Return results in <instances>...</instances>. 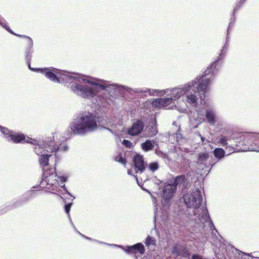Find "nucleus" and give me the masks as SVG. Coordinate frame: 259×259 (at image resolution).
Returning a JSON list of instances; mask_svg holds the SVG:
<instances>
[{
    "label": "nucleus",
    "instance_id": "f257e3e1",
    "mask_svg": "<svg viewBox=\"0 0 259 259\" xmlns=\"http://www.w3.org/2000/svg\"><path fill=\"white\" fill-rule=\"evenodd\" d=\"M227 45L225 44L224 48L222 50L221 53L219 54L218 57V59L214 61L210 65L209 67L204 71L203 74L200 77V78L198 80L196 79L192 82H189L184 87V89L186 91H190L192 89L196 83L198 82V84L197 87V92H202V95L200 96V99L203 100L205 98V93L206 92L208 85L210 84V79L211 76L214 75L218 69L217 67L219 61L222 59V55L224 54V50L227 49Z\"/></svg>",
    "mask_w": 259,
    "mask_h": 259
},
{
    "label": "nucleus",
    "instance_id": "f03ea898",
    "mask_svg": "<svg viewBox=\"0 0 259 259\" xmlns=\"http://www.w3.org/2000/svg\"><path fill=\"white\" fill-rule=\"evenodd\" d=\"M97 127L96 117L89 112L81 113L77 122H73L70 124L73 133L78 135H84L88 132L94 131Z\"/></svg>",
    "mask_w": 259,
    "mask_h": 259
},
{
    "label": "nucleus",
    "instance_id": "7ed1b4c3",
    "mask_svg": "<svg viewBox=\"0 0 259 259\" xmlns=\"http://www.w3.org/2000/svg\"><path fill=\"white\" fill-rule=\"evenodd\" d=\"M228 141V149H230L231 153L235 150L259 152V135L248 136L243 140L238 138L233 139V142L231 139Z\"/></svg>",
    "mask_w": 259,
    "mask_h": 259
},
{
    "label": "nucleus",
    "instance_id": "20e7f679",
    "mask_svg": "<svg viewBox=\"0 0 259 259\" xmlns=\"http://www.w3.org/2000/svg\"><path fill=\"white\" fill-rule=\"evenodd\" d=\"M88 82L94 87L91 88L87 85L75 83L71 85V90L79 96L89 98L94 97L100 90H105L107 88L105 83H99L93 81H88Z\"/></svg>",
    "mask_w": 259,
    "mask_h": 259
},
{
    "label": "nucleus",
    "instance_id": "39448f33",
    "mask_svg": "<svg viewBox=\"0 0 259 259\" xmlns=\"http://www.w3.org/2000/svg\"><path fill=\"white\" fill-rule=\"evenodd\" d=\"M183 197L185 204L189 208L197 209L202 201L201 193L198 189L194 190L192 193H187Z\"/></svg>",
    "mask_w": 259,
    "mask_h": 259
},
{
    "label": "nucleus",
    "instance_id": "423d86ee",
    "mask_svg": "<svg viewBox=\"0 0 259 259\" xmlns=\"http://www.w3.org/2000/svg\"><path fill=\"white\" fill-rule=\"evenodd\" d=\"M29 69L32 70H36L41 72L45 75V76L49 78L51 80L54 82H60L61 80H66L68 78V76L64 74H62L59 71H58L55 68H38L34 69L30 67V64L28 65Z\"/></svg>",
    "mask_w": 259,
    "mask_h": 259
},
{
    "label": "nucleus",
    "instance_id": "0eeeda50",
    "mask_svg": "<svg viewBox=\"0 0 259 259\" xmlns=\"http://www.w3.org/2000/svg\"><path fill=\"white\" fill-rule=\"evenodd\" d=\"M42 179L40 183V186L44 188L52 190H55L59 184L57 180L58 176L56 174L55 175H48L47 172L42 175Z\"/></svg>",
    "mask_w": 259,
    "mask_h": 259
},
{
    "label": "nucleus",
    "instance_id": "6e6552de",
    "mask_svg": "<svg viewBox=\"0 0 259 259\" xmlns=\"http://www.w3.org/2000/svg\"><path fill=\"white\" fill-rule=\"evenodd\" d=\"M133 168L136 174H142L145 171L147 164L144 160L143 156L137 154L133 157Z\"/></svg>",
    "mask_w": 259,
    "mask_h": 259
},
{
    "label": "nucleus",
    "instance_id": "1a4fd4ad",
    "mask_svg": "<svg viewBox=\"0 0 259 259\" xmlns=\"http://www.w3.org/2000/svg\"><path fill=\"white\" fill-rule=\"evenodd\" d=\"M144 127V123L141 119H137L127 129L126 133L132 136H137L141 134Z\"/></svg>",
    "mask_w": 259,
    "mask_h": 259
},
{
    "label": "nucleus",
    "instance_id": "9d476101",
    "mask_svg": "<svg viewBox=\"0 0 259 259\" xmlns=\"http://www.w3.org/2000/svg\"><path fill=\"white\" fill-rule=\"evenodd\" d=\"M10 140L14 143H28L35 144L36 141L32 139H27L25 135L20 133H14L12 132L9 135Z\"/></svg>",
    "mask_w": 259,
    "mask_h": 259
},
{
    "label": "nucleus",
    "instance_id": "9b49d317",
    "mask_svg": "<svg viewBox=\"0 0 259 259\" xmlns=\"http://www.w3.org/2000/svg\"><path fill=\"white\" fill-rule=\"evenodd\" d=\"M40 149V147L37 145L35 147L34 150L37 155L42 154L39 158V163L42 168H45L49 165V158L51 156V155L43 154L45 152L46 150H43L41 152ZM46 151L48 152V151L46 150Z\"/></svg>",
    "mask_w": 259,
    "mask_h": 259
},
{
    "label": "nucleus",
    "instance_id": "f8f14e48",
    "mask_svg": "<svg viewBox=\"0 0 259 259\" xmlns=\"http://www.w3.org/2000/svg\"><path fill=\"white\" fill-rule=\"evenodd\" d=\"M125 251L129 254L136 255L137 254H143L145 251V248L142 243H138L132 246H126Z\"/></svg>",
    "mask_w": 259,
    "mask_h": 259
},
{
    "label": "nucleus",
    "instance_id": "ddd939ff",
    "mask_svg": "<svg viewBox=\"0 0 259 259\" xmlns=\"http://www.w3.org/2000/svg\"><path fill=\"white\" fill-rule=\"evenodd\" d=\"M173 99L172 98H159L153 100L152 102V105L156 108H164L170 105Z\"/></svg>",
    "mask_w": 259,
    "mask_h": 259
},
{
    "label": "nucleus",
    "instance_id": "4468645a",
    "mask_svg": "<svg viewBox=\"0 0 259 259\" xmlns=\"http://www.w3.org/2000/svg\"><path fill=\"white\" fill-rule=\"evenodd\" d=\"M176 190L175 185L167 184L164 186L163 189V197L165 200H168L171 198Z\"/></svg>",
    "mask_w": 259,
    "mask_h": 259
},
{
    "label": "nucleus",
    "instance_id": "2eb2a0df",
    "mask_svg": "<svg viewBox=\"0 0 259 259\" xmlns=\"http://www.w3.org/2000/svg\"><path fill=\"white\" fill-rule=\"evenodd\" d=\"M188 250L186 247L179 244H177L174 246L172 248L171 252L176 255L184 256L185 254L188 253Z\"/></svg>",
    "mask_w": 259,
    "mask_h": 259
},
{
    "label": "nucleus",
    "instance_id": "dca6fc26",
    "mask_svg": "<svg viewBox=\"0 0 259 259\" xmlns=\"http://www.w3.org/2000/svg\"><path fill=\"white\" fill-rule=\"evenodd\" d=\"M154 143L149 140H147L145 142L141 144L142 149L146 152L152 150L154 148Z\"/></svg>",
    "mask_w": 259,
    "mask_h": 259
},
{
    "label": "nucleus",
    "instance_id": "f3484780",
    "mask_svg": "<svg viewBox=\"0 0 259 259\" xmlns=\"http://www.w3.org/2000/svg\"><path fill=\"white\" fill-rule=\"evenodd\" d=\"M17 36L24 39L23 43L27 46V49L31 50L33 47V41L32 39L28 36L24 35H17Z\"/></svg>",
    "mask_w": 259,
    "mask_h": 259
},
{
    "label": "nucleus",
    "instance_id": "a211bd4d",
    "mask_svg": "<svg viewBox=\"0 0 259 259\" xmlns=\"http://www.w3.org/2000/svg\"><path fill=\"white\" fill-rule=\"evenodd\" d=\"M205 117L207 121L210 124H214L215 123V114L212 110H207L205 113Z\"/></svg>",
    "mask_w": 259,
    "mask_h": 259
},
{
    "label": "nucleus",
    "instance_id": "6ab92c4d",
    "mask_svg": "<svg viewBox=\"0 0 259 259\" xmlns=\"http://www.w3.org/2000/svg\"><path fill=\"white\" fill-rule=\"evenodd\" d=\"M186 181V177L185 175H180L176 177L172 185H175V187L179 185H182L185 183Z\"/></svg>",
    "mask_w": 259,
    "mask_h": 259
},
{
    "label": "nucleus",
    "instance_id": "aec40b11",
    "mask_svg": "<svg viewBox=\"0 0 259 259\" xmlns=\"http://www.w3.org/2000/svg\"><path fill=\"white\" fill-rule=\"evenodd\" d=\"M214 155L216 158L221 159L225 155V151L222 148H215L213 151Z\"/></svg>",
    "mask_w": 259,
    "mask_h": 259
},
{
    "label": "nucleus",
    "instance_id": "412c9836",
    "mask_svg": "<svg viewBox=\"0 0 259 259\" xmlns=\"http://www.w3.org/2000/svg\"><path fill=\"white\" fill-rule=\"evenodd\" d=\"M146 246L147 247H149L151 245H156V240L155 239L153 238L151 236L148 235L147 237L145 239V241L144 242Z\"/></svg>",
    "mask_w": 259,
    "mask_h": 259
},
{
    "label": "nucleus",
    "instance_id": "4be33fe9",
    "mask_svg": "<svg viewBox=\"0 0 259 259\" xmlns=\"http://www.w3.org/2000/svg\"><path fill=\"white\" fill-rule=\"evenodd\" d=\"M115 161L119 162L123 164L124 166L126 165L127 160L126 158L122 156L121 153H119L117 156L114 158Z\"/></svg>",
    "mask_w": 259,
    "mask_h": 259
},
{
    "label": "nucleus",
    "instance_id": "5701e85b",
    "mask_svg": "<svg viewBox=\"0 0 259 259\" xmlns=\"http://www.w3.org/2000/svg\"><path fill=\"white\" fill-rule=\"evenodd\" d=\"M197 98L195 95V92L194 94H191L187 96V102L190 104L196 103Z\"/></svg>",
    "mask_w": 259,
    "mask_h": 259
},
{
    "label": "nucleus",
    "instance_id": "b1692460",
    "mask_svg": "<svg viewBox=\"0 0 259 259\" xmlns=\"http://www.w3.org/2000/svg\"><path fill=\"white\" fill-rule=\"evenodd\" d=\"M43 174L42 175L45 174V172H47L48 174V175H55L56 172V168L55 167L52 168V167H47V168H42Z\"/></svg>",
    "mask_w": 259,
    "mask_h": 259
},
{
    "label": "nucleus",
    "instance_id": "393cba45",
    "mask_svg": "<svg viewBox=\"0 0 259 259\" xmlns=\"http://www.w3.org/2000/svg\"><path fill=\"white\" fill-rule=\"evenodd\" d=\"M229 140V139H228L227 137L221 135L220 137V139L219 141V143H220L223 146L226 147V149H228V141Z\"/></svg>",
    "mask_w": 259,
    "mask_h": 259
},
{
    "label": "nucleus",
    "instance_id": "a878e982",
    "mask_svg": "<svg viewBox=\"0 0 259 259\" xmlns=\"http://www.w3.org/2000/svg\"><path fill=\"white\" fill-rule=\"evenodd\" d=\"M149 169L154 172L159 168V164L157 162H152L148 166Z\"/></svg>",
    "mask_w": 259,
    "mask_h": 259
},
{
    "label": "nucleus",
    "instance_id": "bb28decb",
    "mask_svg": "<svg viewBox=\"0 0 259 259\" xmlns=\"http://www.w3.org/2000/svg\"><path fill=\"white\" fill-rule=\"evenodd\" d=\"M0 131L3 134L8 135L9 138V135L10 134H11V133H12V132L9 131L8 130V128L5 127H3L1 125H0Z\"/></svg>",
    "mask_w": 259,
    "mask_h": 259
},
{
    "label": "nucleus",
    "instance_id": "cd10ccee",
    "mask_svg": "<svg viewBox=\"0 0 259 259\" xmlns=\"http://www.w3.org/2000/svg\"><path fill=\"white\" fill-rule=\"evenodd\" d=\"M208 157V154L206 153H203L199 154V160L201 161H205Z\"/></svg>",
    "mask_w": 259,
    "mask_h": 259
},
{
    "label": "nucleus",
    "instance_id": "c85d7f7f",
    "mask_svg": "<svg viewBox=\"0 0 259 259\" xmlns=\"http://www.w3.org/2000/svg\"><path fill=\"white\" fill-rule=\"evenodd\" d=\"M122 145L127 148H132L133 147L132 143L127 140H123L122 142Z\"/></svg>",
    "mask_w": 259,
    "mask_h": 259
},
{
    "label": "nucleus",
    "instance_id": "c756f323",
    "mask_svg": "<svg viewBox=\"0 0 259 259\" xmlns=\"http://www.w3.org/2000/svg\"><path fill=\"white\" fill-rule=\"evenodd\" d=\"M1 25L6 28V29L10 33H11V34H13V35H16L17 36V34H16L15 33H14V32H13V31L11 30V29L8 26L6 25V24H5V23H3V24H1Z\"/></svg>",
    "mask_w": 259,
    "mask_h": 259
},
{
    "label": "nucleus",
    "instance_id": "7c9ffc66",
    "mask_svg": "<svg viewBox=\"0 0 259 259\" xmlns=\"http://www.w3.org/2000/svg\"><path fill=\"white\" fill-rule=\"evenodd\" d=\"M1 25L6 28V29L10 33H11V34H13V35H16L17 36V34H16L15 33H14V32H13V31L11 30V29L8 26L6 25V24H5V23H3V24H1Z\"/></svg>",
    "mask_w": 259,
    "mask_h": 259
},
{
    "label": "nucleus",
    "instance_id": "2f4dec72",
    "mask_svg": "<svg viewBox=\"0 0 259 259\" xmlns=\"http://www.w3.org/2000/svg\"><path fill=\"white\" fill-rule=\"evenodd\" d=\"M31 50L27 49V51L26 52L25 58H26V60L29 62L30 61V60L31 59Z\"/></svg>",
    "mask_w": 259,
    "mask_h": 259
},
{
    "label": "nucleus",
    "instance_id": "473e14b6",
    "mask_svg": "<svg viewBox=\"0 0 259 259\" xmlns=\"http://www.w3.org/2000/svg\"><path fill=\"white\" fill-rule=\"evenodd\" d=\"M72 204V203H69L65 205V211L66 213H69V211Z\"/></svg>",
    "mask_w": 259,
    "mask_h": 259
},
{
    "label": "nucleus",
    "instance_id": "72a5a7b5",
    "mask_svg": "<svg viewBox=\"0 0 259 259\" xmlns=\"http://www.w3.org/2000/svg\"><path fill=\"white\" fill-rule=\"evenodd\" d=\"M192 259H203L202 256L198 254H193L192 256Z\"/></svg>",
    "mask_w": 259,
    "mask_h": 259
},
{
    "label": "nucleus",
    "instance_id": "f704fd0d",
    "mask_svg": "<svg viewBox=\"0 0 259 259\" xmlns=\"http://www.w3.org/2000/svg\"><path fill=\"white\" fill-rule=\"evenodd\" d=\"M59 147L58 146H54V147L51 149V152L56 153L59 150Z\"/></svg>",
    "mask_w": 259,
    "mask_h": 259
},
{
    "label": "nucleus",
    "instance_id": "c9c22d12",
    "mask_svg": "<svg viewBox=\"0 0 259 259\" xmlns=\"http://www.w3.org/2000/svg\"><path fill=\"white\" fill-rule=\"evenodd\" d=\"M57 178H59V180H60V181L63 183H64L65 182H66L67 181V177H64V176H62V177H58Z\"/></svg>",
    "mask_w": 259,
    "mask_h": 259
},
{
    "label": "nucleus",
    "instance_id": "e433bc0d",
    "mask_svg": "<svg viewBox=\"0 0 259 259\" xmlns=\"http://www.w3.org/2000/svg\"><path fill=\"white\" fill-rule=\"evenodd\" d=\"M127 173H128V175H133L132 174V171H131V170H127Z\"/></svg>",
    "mask_w": 259,
    "mask_h": 259
}]
</instances>
